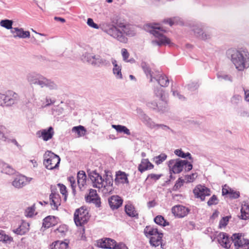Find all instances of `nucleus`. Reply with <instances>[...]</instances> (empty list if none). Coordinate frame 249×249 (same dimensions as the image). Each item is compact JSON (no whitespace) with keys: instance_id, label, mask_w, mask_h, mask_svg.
Instances as JSON below:
<instances>
[{"instance_id":"58","label":"nucleus","mask_w":249,"mask_h":249,"mask_svg":"<svg viewBox=\"0 0 249 249\" xmlns=\"http://www.w3.org/2000/svg\"><path fill=\"white\" fill-rule=\"evenodd\" d=\"M147 105L148 107L153 109H156L158 107V105L156 103H149Z\"/></svg>"},{"instance_id":"36","label":"nucleus","mask_w":249,"mask_h":249,"mask_svg":"<svg viewBox=\"0 0 249 249\" xmlns=\"http://www.w3.org/2000/svg\"><path fill=\"white\" fill-rule=\"evenodd\" d=\"M112 127L115 129L119 133H124L127 135H130L129 130L125 126L112 124Z\"/></svg>"},{"instance_id":"52","label":"nucleus","mask_w":249,"mask_h":249,"mask_svg":"<svg viewBox=\"0 0 249 249\" xmlns=\"http://www.w3.org/2000/svg\"><path fill=\"white\" fill-rule=\"evenodd\" d=\"M161 177L160 175H158L155 174H150L148 175L147 179L151 180L152 181H156L158 180Z\"/></svg>"},{"instance_id":"19","label":"nucleus","mask_w":249,"mask_h":249,"mask_svg":"<svg viewBox=\"0 0 249 249\" xmlns=\"http://www.w3.org/2000/svg\"><path fill=\"white\" fill-rule=\"evenodd\" d=\"M108 202L111 208L114 210L122 206L123 200L118 196H113L109 198Z\"/></svg>"},{"instance_id":"3","label":"nucleus","mask_w":249,"mask_h":249,"mask_svg":"<svg viewBox=\"0 0 249 249\" xmlns=\"http://www.w3.org/2000/svg\"><path fill=\"white\" fill-rule=\"evenodd\" d=\"M89 178L94 187L98 189L104 188V190H106L105 193L112 190L113 180L107 176L104 179L98 173L92 172L89 174Z\"/></svg>"},{"instance_id":"11","label":"nucleus","mask_w":249,"mask_h":249,"mask_svg":"<svg viewBox=\"0 0 249 249\" xmlns=\"http://www.w3.org/2000/svg\"><path fill=\"white\" fill-rule=\"evenodd\" d=\"M171 212L175 217L180 218L186 216L188 214L189 210L182 205H177L172 208Z\"/></svg>"},{"instance_id":"47","label":"nucleus","mask_w":249,"mask_h":249,"mask_svg":"<svg viewBox=\"0 0 249 249\" xmlns=\"http://www.w3.org/2000/svg\"><path fill=\"white\" fill-rule=\"evenodd\" d=\"M127 24H126L125 23H124V21L123 20H117L116 21V22H115V25L116 26H115L118 29H121L122 31H123V29H124V28H125L126 26L127 25Z\"/></svg>"},{"instance_id":"62","label":"nucleus","mask_w":249,"mask_h":249,"mask_svg":"<svg viewBox=\"0 0 249 249\" xmlns=\"http://www.w3.org/2000/svg\"><path fill=\"white\" fill-rule=\"evenodd\" d=\"M30 162L33 163L34 167H36L37 165V162L35 160H31Z\"/></svg>"},{"instance_id":"32","label":"nucleus","mask_w":249,"mask_h":249,"mask_svg":"<svg viewBox=\"0 0 249 249\" xmlns=\"http://www.w3.org/2000/svg\"><path fill=\"white\" fill-rule=\"evenodd\" d=\"M144 232L146 236L150 237V238L151 237L154 235H156L157 234L160 233L157 229L151 226H147L144 230Z\"/></svg>"},{"instance_id":"60","label":"nucleus","mask_w":249,"mask_h":249,"mask_svg":"<svg viewBox=\"0 0 249 249\" xmlns=\"http://www.w3.org/2000/svg\"><path fill=\"white\" fill-rule=\"evenodd\" d=\"M54 19L56 20H59L62 22H65V19L63 18H60V17H55Z\"/></svg>"},{"instance_id":"14","label":"nucleus","mask_w":249,"mask_h":249,"mask_svg":"<svg viewBox=\"0 0 249 249\" xmlns=\"http://www.w3.org/2000/svg\"><path fill=\"white\" fill-rule=\"evenodd\" d=\"M217 240L221 246L226 249H229L232 242L231 237L229 238L228 234L224 232L219 233L217 236Z\"/></svg>"},{"instance_id":"41","label":"nucleus","mask_w":249,"mask_h":249,"mask_svg":"<svg viewBox=\"0 0 249 249\" xmlns=\"http://www.w3.org/2000/svg\"><path fill=\"white\" fill-rule=\"evenodd\" d=\"M49 84V81L46 78L41 76L38 77L37 85H40L41 87H43L48 86Z\"/></svg>"},{"instance_id":"42","label":"nucleus","mask_w":249,"mask_h":249,"mask_svg":"<svg viewBox=\"0 0 249 249\" xmlns=\"http://www.w3.org/2000/svg\"><path fill=\"white\" fill-rule=\"evenodd\" d=\"M175 153L178 157H180L183 158H185L188 157L189 159H192L191 155L189 153H187L185 154L181 150L177 149L175 151Z\"/></svg>"},{"instance_id":"33","label":"nucleus","mask_w":249,"mask_h":249,"mask_svg":"<svg viewBox=\"0 0 249 249\" xmlns=\"http://www.w3.org/2000/svg\"><path fill=\"white\" fill-rule=\"evenodd\" d=\"M71 131L73 133H75L76 134L77 137L85 136L87 132L85 128L82 125L74 126L72 127Z\"/></svg>"},{"instance_id":"22","label":"nucleus","mask_w":249,"mask_h":249,"mask_svg":"<svg viewBox=\"0 0 249 249\" xmlns=\"http://www.w3.org/2000/svg\"><path fill=\"white\" fill-rule=\"evenodd\" d=\"M77 184L79 189L82 190L86 185L87 176L84 171H80L77 174Z\"/></svg>"},{"instance_id":"40","label":"nucleus","mask_w":249,"mask_h":249,"mask_svg":"<svg viewBox=\"0 0 249 249\" xmlns=\"http://www.w3.org/2000/svg\"><path fill=\"white\" fill-rule=\"evenodd\" d=\"M13 22L11 20L5 19L2 20L0 22V25L7 29H12V25Z\"/></svg>"},{"instance_id":"7","label":"nucleus","mask_w":249,"mask_h":249,"mask_svg":"<svg viewBox=\"0 0 249 249\" xmlns=\"http://www.w3.org/2000/svg\"><path fill=\"white\" fill-rule=\"evenodd\" d=\"M234 249H249V239L242 233H235L231 236Z\"/></svg>"},{"instance_id":"38","label":"nucleus","mask_w":249,"mask_h":249,"mask_svg":"<svg viewBox=\"0 0 249 249\" xmlns=\"http://www.w3.org/2000/svg\"><path fill=\"white\" fill-rule=\"evenodd\" d=\"M58 186L59 188L60 193L62 194L63 197L64 201H66L68 196V191L66 187L63 184L59 183Z\"/></svg>"},{"instance_id":"29","label":"nucleus","mask_w":249,"mask_h":249,"mask_svg":"<svg viewBox=\"0 0 249 249\" xmlns=\"http://www.w3.org/2000/svg\"><path fill=\"white\" fill-rule=\"evenodd\" d=\"M115 181L122 183H127L128 182L127 176L124 172L118 171L116 173Z\"/></svg>"},{"instance_id":"20","label":"nucleus","mask_w":249,"mask_h":249,"mask_svg":"<svg viewBox=\"0 0 249 249\" xmlns=\"http://www.w3.org/2000/svg\"><path fill=\"white\" fill-rule=\"evenodd\" d=\"M59 219L54 216L49 215L43 219V226L46 228L54 226L58 223Z\"/></svg>"},{"instance_id":"50","label":"nucleus","mask_w":249,"mask_h":249,"mask_svg":"<svg viewBox=\"0 0 249 249\" xmlns=\"http://www.w3.org/2000/svg\"><path fill=\"white\" fill-rule=\"evenodd\" d=\"M197 175L196 173H193L190 175L185 176V178L188 182H192L196 178Z\"/></svg>"},{"instance_id":"5","label":"nucleus","mask_w":249,"mask_h":249,"mask_svg":"<svg viewBox=\"0 0 249 249\" xmlns=\"http://www.w3.org/2000/svg\"><path fill=\"white\" fill-rule=\"evenodd\" d=\"M44 164L49 170L56 169L59 167L60 157L50 151H46L43 156Z\"/></svg>"},{"instance_id":"13","label":"nucleus","mask_w":249,"mask_h":249,"mask_svg":"<svg viewBox=\"0 0 249 249\" xmlns=\"http://www.w3.org/2000/svg\"><path fill=\"white\" fill-rule=\"evenodd\" d=\"M54 134L53 127L50 126L47 129H42L36 132V135L45 141L51 139Z\"/></svg>"},{"instance_id":"49","label":"nucleus","mask_w":249,"mask_h":249,"mask_svg":"<svg viewBox=\"0 0 249 249\" xmlns=\"http://www.w3.org/2000/svg\"><path fill=\"white\" fill-rule=\"evenodd\" d=\"M68 180L71 184V186L73 191L74 192L75 191V188L76 186V183L75 178L72 176H71L68 178Z\"/></svg>"},{"instance_id":"64","label":"nucleus","mask_w":249,"mask_h":249,"mask_svg":"<svg viewBox=\"0 0 249 249\" xmlns=\"http://www.w3.org/2000/svg\"><path fill=\"white\" fill-rule=\"evenodd\" d=\"M161 125H160V124H153V125L152 126V127H159V126H160Z\"/></svg>"},{"instance_id":"18","label":"nucleus","mask_w":249,"mask_h":249,"mask_svg":"<svg viewBox=\"0 0 249 249\" xmlns=\"http://www.w3.org/2000/svg\"><path fill=\"white\" fill-rule=\"evenodd\" d=\"M222 193L223 196H227L232 198H237L240 196L239 192L234 191L226 184L223 186Z\"/></svg>"},{"instance_id":"63","label":"nucleus","mask_w":249,"mask_h":249,"mask_svg":"<svg viewBox=\"0 0 249 249\" xmlns=\"http://www.w3.org/2000/svg\"><path fill=\"white\" fill-rule=\"evenodd\" d=\"M129 77L131 79V80H133V79H135V78L134 76H133L132 75H129Z\"/></svg>"},{"instance_id":"35","label":"nucleus","mask_w":249,"mask_h":249,"mask_svg":"<svg viewBox=\"0 0 249 249\" xmlns=\"http://www.w3.org/2000/svg\"><path fill=\"white\" fill-rule=\"evenodd\" d=\"M68 230L67 226L65 224H63L60 225L58 228L54 231V232L58 236H63L66 234Z\"/></svg>"},{"instance_id":"37","label":"nucleus","mask_w":249,"mask_h":249,"mask_svg":"<svg viewBox=\"0 0 249 249\" xmlns=\"http://www.w3.org/2000/svg\"><path fill=\"white\" fill-rule=\"evenodd\" d=\"M157 80L159 84L162 87H167L169 85V80L164 75H160Z\"/></svg>"},{"instance_id":"26","label":"nucleus","mask_w":249,"mask_h":249,"mask_svg":"<svg viewBox=\"0 0 249 249\" xmlns=\"http://www.w3.org/2000/svg\"><path fill=\"white\" fill-rule=\"evenodd\" d=\"M125 212L130 217H138V213L134 206L130 203H127L125 206Z\"/></svg>"},{"instance_id":"24","label":"nucleus","mask_w":249,"mask_h":249,"mask_svg":"<svg viewBox=\"0 0 249 249\" xmlns=\"http://www.w3.org/2000/svg\"><path fill=\"white\" fill-rule=\"evenodd\" d=\"M49 249H69V243L62 241H56L49 246Z\"/></svg>"},{"instance_id":"39","label":"nucleus","mask_w":249,"mask_h":249,"mask_svg":"<svg viewBox=\"0 0 249 249\" xmlns=\"http://www.w3.org/2000/svg\"><path fill=\"white\" fill-rule=\"evenodd\" d=\"M154 221L157 224L163 226H166L169 225V223L167 222L164 217L161 215L157 216L154 219Z\"/></svg>"},{"instance_id":"21","label":"nucleus","mask_w":249,"mask_h":249,"mask_svg":"<svg viewBox=\"0 0 249 249\" xmlns=\"http://www.w3.org/2000/svg\"><path fill=\"white\" fill-rule=\"evenodd\" d=\"M14 37H19L20 38L29 37L30 33L29 31H24L22 28H14L11 31Z\"/></svg>"},{"instance_id":"17","label":"nucleus","mask_w":249,"mask_h":249,"mask_svg":"<svg viewBox=\"0 0 249 249\" xmlns=\"http://www.w3.org/2000/svg\"><path fill=\"white\" fill-rule=\"evenodd\" d=\"M29 182V180L24 176L19 175L17 176L12 182L13 185L17 188H20L25 186Z\"/></svg>"},{"instance_id":"23","label":"nucleus","mask_w":249,"mask_h":249,"mask_svg":"<svg viewBox=\"0 0 249 249\" xmlns=\"http://www.w3.org/2000/svg\"><path fill=\"white\" fill-rule=\"evenodd\" d=\"M154 168V165L147 159L142 160L140 164L138 166V170L142 173L144 171L150 170Z\"/></svg>"},{"instance_id":"2","label":"nucleus","mask_w":249,"mask_h":249,"mask_svg":"<svg viewBox=\"0 0 249 249\" xmlns=\"http://www.w3.org/2000/svg\"><path fill=\"white\" fill-rule=\"evenodd\" d=\"M105 31L107 34L122 43H126L127 41V38L124 34L127 36H133L137 33L136 26L129 24H127L123 31H121L113 25H109L105 29Z\"/></svg>"},{"instance_id":"59","label":"nucleus","mask_w":249,"mask_h":249,"mask_svg":"<svg viewBox=\"0 0 249 249\" xmlns=\"http://www.w3.org/2000/svg\"><path fill=\"white\" fill-rule=\"evenodd\" d=\"M166 22L168 23L170 26H172L174 23L173 19L171 18L167 19Z\"/></svg>"},{"instance_id":"48","label":"nucleus","mask_w":249,"mask_h":249,"mask_svg":"<svg viewBox=\"0 0 249 249\" xmlns=\"http://www.w3.org/2000/svg\"><path fill=\"white\" fill-rule=\"evenodd\" d=\"M3 232V231L0 232V241L7 242L12 241V237L4 234Z\"/></svg>"},{"instance_id":"31","label":"nucleus","mask_w":249,"mask_h":249,"mask_svg":"<svg viewBox=\"0 0 249 249\" xmlns=\"http://www.w3.org/2000/svg\"><path fill=\"white\" fill-rule=\"evenodd\" d=\"M195 33L196 36L199 39L202 40H206L210 37L209 34H206L204 32L202 29L200 28L197 27L194 29Z\"/></svg>"},{"instance_id":"56","label":"nucleus","mask_w":249,"mask_h":249,"mask_svg":"<svg viewBox=\"0 0 249 249\" xmlns=\"http://www.w3.org/2000/svg\"><path fill=\"white\" fill-rule=\"evenodd\" d=\"M184 166L185 171H190L193 168L192 164L190 163H189L186 160V163L184 164Z\"/></svg>"},{"instance_id":"45","label":"nucleus","mask_w":249,"mask_h":249,"mask_svg":"<svg viewBox=\"0 0 249 249\" xmlns=\"http://www.w3.org/2000/svg\"><path fill=\"white\" fill-rule=\"evenodd\" d=\"M231 216H225L223 217L222 219L219 222V228H224L225 227L228 223L229 221V219L231 218Z\"/></svg>"},{"instance_id":"43","label":"nucleus","mask_w":249,"mask_h":249,"mask_svg":"<svg viewBox=\"0 0 249 249\" xmlns=\"http://www.w3.org/2000/svg\"><path fill=\"white\" fill-rule=\"evenodd\" d=\"M35 213V205L28 207L25 211V215L28 217H32Z\"/></svg>"},{"instance_id":"44","label":"nucleus","mask_w":249,"mask_h":249,"mask_svg":"<svg viewBox=\"0 0 249 249\" xmlns=\"http://www.w3.org/2000/svg\"><path fill=\"white\" fill-rule=\"evenodd\" d=\"M167 156L162 154L155 158V162L157 164H160L166 160Z\"/></svg>"},{"instance_id":"51","label":"nucleus","mask_w":249,"mask_h":249,"mask_svg":"<svg viewBox=\"0 0 249 249\" xmlns=\"http://www.w3.org/2000/svg\"><path fill=\"white\" fill-rule=\"evenodd\" d=\"M122 54L123 57V60L125 62H128V59L129 56V53L126 49L123 48L122 49Z\"/></svg>"},{"instance_id":"8","label":"nucleus","mask_w":249,"mask_h":249,"mask_svg":"<svg viewBox=\"0 0 249 249\" xmlns=\"http://www.w3.org/2000/svg\"><path fill=\"white\" fill-rule=\"evenodd\" d=\"M98 247L105 249H128L124 243H119L116 245V241L111 238H105L99 240L97 241Z\"/></svg>"},{"instance_id":"27","label":"nucleus","mask_w":249,"mask_h":249,"mask_svg":"<svg viewBox=\"0 0 249 249\" xmlns=\"http://www.w3.org/2000/svg\"><path fill=\"white\" fill-rule=\"evenodd\" d=\"M163 234L162 233H159L156 235L151 237L150 243L151 245L154 247H158L162 243V238Z\"/></svg>"},{"instance_id":"1","label":"nucleus","mask_w":249,"mask_h":249,"mask_svg":"<svg viewBox=\"0 0 249 249\" xmlns=\"http://www.w3.org/2000/svg\"><path fill=\"white\" fill-rule=\"evenodd\" d=\"M226 54L238 71H243L249 67V53L247 49L231 48L227 51Z\"/></svg>"},{"instance_id":"16","label":"nucleus","mask_w":249,"mask_h":249,"mask_svg":"<svg viewBox=\"0 0 249 249\" xmlns=\"http://www.w3.org/2000/svg\"><path fill=\"white\" fill-rule=\"evenodd\" d=\"M50 204L52 208L56 210L61 204V199L58 193L52 190L50 195Z\"/></svg>"},{"instance_id":"57","label":"nucleus","mask_w":249,"mask_h":249,"mask_svg":"<svg viewBox=\"0 0 249 249\" xmlns=\"http://www.w3.org/2000/svg\"><path fill=\"white\" fill-rule=\"evenodd\" d=\"M244 94H245V100L246 101L249 102V90L244 89Z\"/></svg>"},{"instance_id":"12","label":"nucleus","mask_w":249,"mask_h":249,"mask_svg":"<svg viewBox=\"0 0 249 249\" xmlns=\"http://www.w3.org/2000/svg\"><path fill=\"white\" fill-rule=\"evenodd\" d=\"M185 163V160H171L169 162V166L174 174H178L182 171Z\"/></svg>"},{"instance_id":"54","label":"nucleus","mask_w":249,"mask_h":249,"mask_svg":"<svg viewBox=\"0 0 249 249\" xmlns=\"http://www.w3.org/2000/svg\"><path fill=\"white\" fill-rule=\"evenodd\" d=\"M87 24L89 26L95 28V29H98L99 27L98 25L95 23L92 18H89L87 20Z\"/></svg>"},{"instance_id":"28","label":"nucleus","mask_w":249,"mask_h":249,"mask_svg":"<svg viewBox=\"0 0 249 249\" xmlns=\"http://www.w3.org/2000/svg\"><path fill=\"white\" fill-rule=\"evenodd\" d=\"M241 218L242 219H249V203L244 202L241 208Z\"/></svg>"},{"instance_id":"61","label":"nucleus","mask_w":249,"mask_h":249,"mask_svg":"<svg viewBox=\"0 0 249 249\" xmlns=\"http://www.w3.org/2000/svg\"><path fill=\"white\" fill-rule=\"evenodd\" d=\"M173 95L175 96H177L179 97V99H181L182 96L180 95L177 91H174Z\"/></svg>"},{"instance_id":"55","label":"nucleus","mask_w":249,"mask_h":249,"mask_svg":"<svg viewBox=\"0 0 249 249\" xmlns=\"http://www.w3.org/2000/svg\"><path fill=\"white\" fill-rule=\"evenodd\" d=\"M142 68H143V69L145 73L146 74V75H149L150 78V82H152L153 77L152 76L150 70L148 67H145L144 66H142Z\"/></svg>"},{"instance_id":"6","label":"nucleus","mask_w":249,"mask_h":249,"mask_svg":"<svg viewBox=\"0 0 249 249\" xmlns=\"http://www.w3.org/2000/svg\"><path fill=\"white\" fill-rule=\"evenodd\" d=\"M89 218L88 210L81 207L76 210L74 214V220L77 226H83L86 224Z\"/></svg>"},{"instance_id":"30","label":"nucleus","mask_w":249,"mask_h":249,"mask_svg":"<svg viewBox=\"0 0 249 249\" xmlns=\"http://www.w3.org/2000/svg\"><path fill=\"white\" fill-rule=\"evenodd\" d=\"M0 171L6 174H12L14 173L15 170L8 164L0 162Z\"/></svg>"},{"instance_id":"25","label":"nucleus","mask_w":249,"mask_h":249,"mask_svg":"<svg viewBox=\"0 0 249 249\" xmlns=\"http://www.w3.org/2000/svg\"><path fill=\"white\" fill-rule=\"evenodd\" d=\"M29 226L28 223L22 222L17 229L13 230V231L17 234L23 235L29 231Z\"/></svg>"},{"instance_id":"15","label":"nucleus","mask_w":249,"mask_h":249,"mask_svg":"<svg viewBox=\"0 0 249 249\" xmlns=\"http://www.w3.org/2000/svg\"><path fill=\"white\" fill-rule=\"evenodd\" d=\"M87 202L92 203L99 207L100 206V198L97 193V191L94 189H90L89 195L86 197Z\"/></svg>"},{"instance_id":"4","label":"nucleus","mask_w":249,"mask_h":249,"mask_svg":"<svg viewBox=\"0 0 249 249\" xmlns=\"http://www.w3.org/2000/svg\"><path fill=\"white\" fill-rule=\"evenodd\" d=\"M151 28L152 29L149 31L150 33L158 39L152 41L153 45L159 46L168 45L169 46L174 45V43L171 42L170 39L163 35L165 30L158 26H152Z\"/></svg>"},{"instance_id":"46","label":"nucleus","mask_w":249,"mask_h":249,"mask_svg":"<svg viewBox=\"0 0 249 249\" xmlns=\"http://www.w3.org/2000/svg\"><path fill=\"white\" fill-rule=\"evenodd\" d=\"M39 76L38 75H34L31 74L29 75L28 79L31 84H37L38 77Z\"/></svg>"},{"instance_id":"34","label":"nucleus","mask_w":249,"mask_h":249,"mask_svg":"<svg viewBox=\"0 0 249 249\" xmlns=\"http://www.w3.org/2000/svg\"><path fill=\"white\" fill-rule=\"evenodd\" d=\"M112 63L114 66L113 69V73L117 78L122 79L123 77L121 72V67L117 65V61L115 60H112Z\"/></svg>"},{"instance_id":"10","label":"nucleus","mask_w":249,"mask_h":249,"mask_svg":"<svg viewBox=\"0 0 249 249\" xmlns=\"http://www.w3.org/2000/svg\"><path fill=\"white\" fill-rule=\"evenodd\" d=\"M195 196L199 198L201 200H204L206 196H209L211 194L210 189L201 185H197L193 190Z\"/></svg>"},{"instance_id":"53","label":"nucleus","mask_w":249,"mask_h":249,"mask_svg":"<svg viewBox=\"0 0 249 249\" xmlns=\"http://www.w3.org/2000/svg\"><path fill=\"white\" fill-rule=\"evenodd\" d=\"M218 202V199L216 196L213 195L209 200L207 203L209 206H211L212 205L216 204Z\"/></svg>"},{"instance_id":"9","label":"nucleus","mask_w":249,"mask_h":249,"mask_svg":"<svg viewBox=\"0 0 249 249\" xmlns=\"http://www.w3.org/2000/svg\"><path fill=\"white\" fill-rule=\"evenodd\" d=\"M18 95L12 90H8L5 94L0 93V105L10 106L14 104L18 99Z\"/></svg>"}]
</instances>
